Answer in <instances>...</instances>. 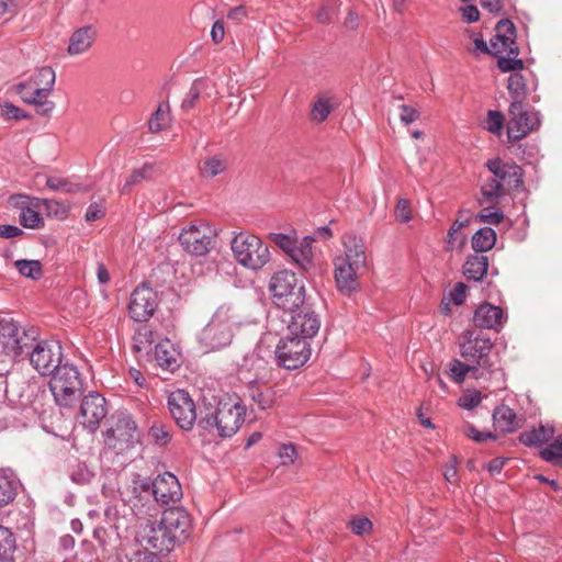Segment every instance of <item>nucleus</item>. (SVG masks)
I'll return each mask as SVG.
<instances>
[{"label": "nucleus", "instance_id": "50", "mask_svg": "<svg viewBox=\"0 0 562 562\" xmlns=\"http://www.w3.org/2000/svg\"><path fill=\"white\" fill-rule=\"evenodd\" d=\"M293 262H295L302 270L310 271V269L313 266V258L307 255V252H304V250H301L297 247V243L294 245L290 254L288 255Z\"/></svg>", "mask_w": 562, "mask_h": 562}, {"label": "nucleus", "instance_id": "59", "mask_svg": "<svg viewBox=\"0 0 562 562\" xmlns=\"http://www.w3.org/2000/svg\"><path fill=\"white\" fill-rule=\"evenodd\" d=\"M503 123H504V116L501 112L493 111V110H490L487 112L486 124H487V130L490 132L498 133L503 127Z\"/></svg>", "mask_w": 562, "mask_h": 562}, {"label": "nucleus", "instance_id": "26", "mask_svg": "<svg viewBox=\"0 0 562 562\" xmlns=\"http://www.w3.org/2000/svg\"><path fill=\"white\" fill-rule=\"evenodd\" d=\"M488 270V258L484 255H471L463 263L462 271L468 280L481 281Z\"/></svg>", "mask_w": 562, "mask_h": 562}, {"label": "nucleus", "instance_id": "4", "mask_svg": "<svg viewBox=\"0 0 562 562\" xmlns=\"http://www.w3.org/2000/svg\"><path fill=\"white\" fill-rule=\"evenodd\" d=\"M269 289L273 304L286 313L296 312L305 304V285L291 271L276 272L270 280Z\"/></svg>", "mask_w": 562, "mask_h": 562}, {"label": "nucleus", "instance_id": "38", "mask_svg": "<svg viewBox=\"0 0 562 562\" xmlns=\"http://www.w3.org/2000/svg\"><path fill=\"white\" fill-rule=\"evenodd\" d=\"M481 193L484 201L493 204L498 203L499 199L507 194L501 187L495 175H492V177L482 184Z\"/></svg>", "mask_w": 562, "mask_h": 562}, {"label": "nucleus", "instance_id": "44", "mask_svg": "<svg viewBox=\"0 0 562 562\" xmlns=\"http://www.w3.org/2000/svg\"><path fill=\"white\" fill-rule=\"evenodd\" d=\"M206 88V80L200 78L195 79L182 100L181 108L183 110L193 109L196 104V101L201 98L203 90Z\"/></svg>", "mask_w": 562, "mask_h": 562}, {"label": "nucleus", "instance_id": "49", "mask_svg": "<svg viewBox=\"0 0 562 562\" xmlns=\"http://www.w3.org/2000/svg\"><path fill=\"white\" fill-rule=\"evenodd\" d=\"M134 349L136 351H140L146 348V346H150L155 342L154 333L149 326H142L135 334L134 338Z\"/></svg>", "mask_w": 562, "mask_h": 562}, {"label": "nucleus", "instance_id": "60", "mask_svg": "<svg viewBox=\"0 0 562 562\" xmlns=\"http://www.w3.org/2000/svg\"><path fill=\"white\" fill-rule=\"evenodd\" d=\"M464 434L476 442H483L487 439L495 440L496 436L492 432H482L477 430L473 425L467 424L464 427Z\"/></svg>", "mask_w": 562, "mask_h": 562}, {"label": "nucleus", "instance_id": "37", "mask_svg": "<svg viewBox=\"0 0 562 562\" xmlns=\"http://www.w3.org/2000/svg\"><path fill=\"white\" fill-rule=\"evenodd\" d=\"M19 482L11 475L0 473V507L13 502Z\"/></svg>", "mask_w": 562, "mask_h": 562}, {"label": "nucleus", "instance_id": "29", "mask_svg": "<svg viewBox=\"0 0 562 562\" xmlns=\"http://www.w3.org/2000/svg\"><path fill=\"white\" fill-rule=\"evenodd\" d=\"M516 413L506 405L497 406L493 412V420L502 432H513L517 428Z\"/></svg>", "mask_w": 562, "mask_h": 562}, {"label": "nucleus", "instance_id": "56", "mask_svg": "<svg viewBox=\"0 0 562 562\" xmlns=\"http://www.w3.org/2000/svg\"><path fill=\"white\" fill-rule=\"evenodd\" d=\"M497 38L506 37L507 40L516 38V27L509 20H501L495 27Z\"/></svg>", "mask_w": 562, "mask_h": 562}, {"label": "nucleus", "instance_id": "2", "mask_svg": "<svg viewBox=\"0 0 562 562\" xmlns=\"http://www.w3.org/2000/svg\"><path fill=\"white\" fill-rule=\"evenodd\" d=\"M246 406L237 402H220L217 406L204 404L200 408L198 426L207 431L216 430L222 438L235 435L245 422Z\"/></svg>", "mask_w": 562, "mask_h": 562}, {"label": "nucleus", "instance_id": "10", "mask_svg": "<svg viewBox=\"0 0 562 562\" xmlns=\"http://www.w3.org/2000/svg\"><path fill=\"white\" fill-rule=\"evenodd\" d=\"M508 117L507 136L513 142L522 139L541 123L537 111L526 109L524 103L518 101H512Z\"/></svg>", "mask_w": 562, "mask_h": 562}, {"label": "nucleus", "instance_id": "25", "mask_svg": "<svg viewBox=\"0 0 562 562\" xmlns=\"http://www.w3.org/2000/svg\"><path fill=\"white\" fill-rule=\"evenodd\" d=\"M97 37V30L87 25L78 29L69 38L68 53L70 55H79L87 52Z\"/></svg>", "mask_w": 562, "mask_h": 562}, {"label": "nucleus", "instance_id": "43", "mask_svg": "<svg viewBox=\"0 0 562 562\" xmlns=\"http://www.w3.org/2000/svg\"><path fill=\"white\" fill-rule=\"evenodd\" d=\"M491 54L501 55L508 54L518 56L519 48L516 45L515 38L507 40L506 37L497 38V34L491 40Z\"/></svg>", "mask_w": 562, "mask_h": 562}, {"label": "nucleus", "instance_id": "3", "mask_svg": "<svg viewBox=\"0 0 562 562\" xmlns=\"http://www.w3.org/2000/svg\"><path fill=\"white\" fill-rule=\"evenodd\" d=\"M237 319L231 306L222 305L198 335V342L205 352L217 351L231 345Z\"/></svg>", "mask_w": 562, "mask_h": 562}, {"label": "nucleus", "instance_id": "18", "mask_svg": "<svg viewBox=\"0 0 562 562\" xmlns=\"http://www.w3.org/2000/svg\"><path fill=\"white\" fill-rule=\"evenodd\" d=\"M108 414L105 398L95 392L86 395L80 405V424L90 432H94Z\"/></svg>", "mask_w": 562, "mask_h": 562}, {"label": "nucleus", "instance_id": "41", "mask_svg": "<svg viewBox=\"0 0 562 562\" xmlns=\"http://www.w3.org/2000/svg\"><path fill=\"white\" fill-rule=\"evenodd\" d=\"M148 436L156 446L165 447L172 438L171 427L161 422H155L148 430Z\"/></svg>", "mask_w": 562, "mask_h": 562}, {"label": "nucleus", "instance_id": "1", "mask_svg": "<svg viewBox=\"0 0 562 562\" xmlns=\"http://www.w3.org/2000/svg\"><path fill=\"white\" fill-rule=\"evenodd\" d=\"M342 245L344 254L334 258V278L337 289L350 295L359 290V278L367 269L366 244L362 238L348 234Z\"/></svg>", "mask_w": 562, "mask_h": 562}, {"label": "nucleus", "instance_id": "9", "mask_svg": "<svg viewBox=\"0 0 562 562\" xmlns=\"http://www.w3.org/2000/svg\"><path fill=\"white\" fill-rule=\"evenodd\" d=\"M311 355V342L289 333L279 340L276 348L278 364L286 370H295L304 366Z\"/></svg>", "mask_w": 562, "mask_h": 562}, {"label": "nucleus", "instance_id": "58", "mask_svg": "<svg viewBox=\"0 0 562 562\" xmlns=\"http://www.w3.org/2000/svg\"><path fill=\"white\" fill-rule=\"evenodd\" d=\"M279 458L282 461V464L288 465L294 463L296 459V449L292 443H283L279 447Z\"/></svg>", "mask_w": 562, "mask_h": 562}, {"label": "nucleus", "instance_id": "55", "mask_svg": "<svg viewBox=\"0 0 562 562\" xmlns=\"http://www.w3.org/2000/svg\"><path fill=\"white\" fill-rule=\"evenodd\" d=\"M270 239L277 246H279L286 255L290 254L294 245L297 243L296 239H294L293 237L281 233L270 234Z\"/></svg>", "mask_w": 562, "mask_h": 562}, {"label": "nucleus", "instance_id": "47", "mask_svg": "<svg viewBox=\"0 0 562 562\" xmlns=\"http://www.w3.org/2000/svg\"><path fill=\"white\" fill-rule=\"evenodd\" d=\"M333 109L334 105L330 99L322 97L313 104L311 120L316 123H322L328 117Z\"/></svg>", "mask_w": 562, "mask_h": 562}, {"label": "nucleus", "instance_id": "23", "mask_svg": "<svg viewBox=\"0 0 562 562\" xmlns=\"http://www.w3.org/2000/svg\"><path fill=\"white\" fill-rule=\"evenodd\" d=\"M44 89H23L22 91H16L20 94L23 102L27 104H32L35 106L36 113L40 115H49L55 108V103L48 100L52 91H43Z\"/></svg>", "mask_w": 562, "mask_h": 562}, {"label": "nucleus", "instance_id": "52", "mask_svg": "<svg viewBox=\"0 0 562 562\" xmlns=\"http://www.w3.org/2000/svg\"><path fill=\"white\" fill-rule=\"evenodd\" d=\"M503 218L504 213L501 210L496 209L495 206L482 209L476 216L477 222L494 225L499 224L503 221Z\"/></svg>", "mask_w": 562, "mask_h": 562}, {"label": "nucleus", "instance_id": "5", "mask_svg": "<svg viewBox=\"0 0 562 562\" xmlns=\"http://www.w3.org/2000/svg\"><path fill=\"white\" fill-rule=\"evenodd\" d=\"M493 349V342L485 334H476L467 330L462 335L460 342V353L469 362L475 363L480 371H486L494 378L503 380L504 373L501 369L494 368V362L490 358Z\"/></svg>", "mask_w": 562, "mask_h": 562}, {"label": "nucleus", "instance_id": "6", "mask_svg": "<svg viewBox=\"0 0 562 562\" xmlns=\"http://www.w3.org/2000/svg\"><path fill=\"white\" fill-rule=\"evenodd\" d=\"M231 246L235 259L245 268L259 270L269 261L268 246L255 235L239 233L233 238Z\"/></svg>", "mask_w": 562, "mask_h": 562}, {"label": "nucleus", "instance_id": "53", "mask_svg": "<svg viewBox=\"0 0 562 562\" xmlns=\"http://www.w3.org/2000/svg\"><path fill=\"white\" fill-rule=\"evenodd\" d=\"M1 108V114L7 120H22V119H29L30 115L25 113L22 109L14 105L11 102H3L0 104Z\"/></svg>", "mask_w": 562, "mask_h": 562}, {"label": "nucleus", "instance_id": "54", "mask_svg": "<svg viewBox=\"0 0 562 562\" xmlns=\"http://www.w3.org/2000/svg\"><path fill=\"white\" fill-rule=\"evenodd\" d=\"M482 402V395L480 391H469L459 398V405L468 411L473 409Z\"/></svg>", "mask_w": 562, "mask_h": 562}, {"label": "nucleus", "instance_id": "35", "mask_svg": "<svg viewBox=\"0 0 562 562\" xmlns=\"http://www.w3.org/2000/svg\"><path fill=\"white\" fill-rule=\"evenodd\" d=\"M153 173L154 166L151 164H145L143 167L134 169L123 183L121 192L124 194L130 193L135 186L139 184L143 181L150 180Z\"/></svg>", "mask_w": 562, "mask_h": 562}, {"label": "nucleus", "instance_id": "48", "mask_svg": "<svg viewBox=\"0 0 562 562\" xmlns=\"http://www.w3.org/2000/svg\"><path fill=\"white\" fill-rule=\"evenodd\" d=\"M497 56V67L503 72H518L524 68L522 59L517 58L515 55L504 56V54Z\"/></svg>", "mask_w": 562, "mask_h": 562}, {"label": "nucleus", "instance_id": "21", "mask_svg": "<svg viewBox=\"0 0 562 562\" xmlns=\"http://www.w3.org/2000/svg\"><path fill=\"white\" fill-rule=\"evenodd\" d=\"M151 492L156 502L165 505L176 503L182 497L181 485L176 475L170 472L159 474L151 482Z\"/></svg>", "mask_w": 562, "mask_h": 562}, {"label": "nucleus", "instance_id": "24", "mask_svg": "<svg viewBox=\"0 0 562 562\" xmlns=\"http://www.w3.org/2000/svg\"><path fill=\"white\" fill-rule=\"evenodd\" d=\"M55 71L50 67H42L34 71V74L25 81L15 86L16 91L23 89L34 90L36 88L44 89L43 91H53L55 85Z\"/></svg>", "mask_w": 562, "mask_h": 562}, {"label": "nucleus", "instance_id": "36", "mask_svg": "<svg viewBox=\"0 0 562 562\" xmlns=\"http://www.w3.org/2000/svg\"><path fill=\"white\" fill-rule=\"evenodd\" d=\"M16 543L13 532L0 525V562H13Z\"/></svg>", "mask_w": 562, "mask_h": 562}, {"label": "nucleus", "instance_id": "30", "mask_svg": "<svg viewBox=\"0 0 562 562\" xmlns=\"http://www.w3.org/2000/svg\"><path fill=\"white\" fill-rule=\"evenodd\" d=\"M9 204L14 207L19 209L21 212L24 211V209H29L31 206L40 207L44 206L46 210L50 211L53 205H58V202L47 200V199H40V198H32L26 194L16 193L12 194L8 199Z\"/></svg>", "mask_w": 562, "mask_h": 562}, {"label": "nucleus", "instance_id": "19", "mask_svg": "<svg viewBox=\"0 0 562 562\" xmlns=\"http://www.w3.org/2000/svg\"><path fill=\"white\" fill-rule=\"evenodd\" d=\"M492 175H495L497 181L506 193L522 186V169L514 162H505L501 159H492L486 164Z\"/></svg>", "mask_w": 562, "mask_h": 562}, {"label": "nucleus", "instance_id": "45", "mask_svg": "<svg viewBox=\"0 0 562 562\" xmlns=\"http://www.w3.org/2000/svg\"><path fill=\"white\" fill-rule=\"evenodd\" d=\"M46 186L53 191H64L67 193H77L86 190L81 184L70 182L69 180L59 177H48Z\"/></svg>", "mask_w": 562, "mask_h": 562}, {"label": "nucleus", "instance_id": "17", "mask_svg": "<svg viewBox=\"0 0 562 562\" xmlns=\"http://www.w3.org/2000/svg\"><path fill=\"white\" fill-rule=\"evenodd\" d=\"M157 305L156 292L151 286L143 283L131 294L128 313L135 322H146L153 316Z\"/></svg>", "mask_w": 562, "mask_h": 562}, {"label": "nucleus", "instance_id": "61", "mask_svg": "<svg viewBox=\"0 0 562 562\" xmlns=\"http://www.w3.org/2000/svg\"><path fill=\"white\" fill-rule=\"evenodd\" d=\"M395 217L402 223H407L412 218L409 203L405 199L398 200L395 207Z\"/></svg>", "mask_w": 562, "mask_h": 562}, {"label": "nucleus", "instance_id": "34", "mask_svg": "<svg viewBox=\"0 0 562 562\" xmlns=\"http://www.w3.org/2000/svg\"><path fill=\"white\" fill-rule=\"evenodd\" d=\"M496 243V233L491 227L480 228L472 236V248L476 252H485L494 247Z\"/></svg>", "mask_w": 562, "mask_h": 562}, {"label": "nucleus", "instance_id": "15", "mask_svg": "<svg viewBox=\"0 0 562 562\" xmlns=\"http://www.w3.org/2000/svg\"><path fill=\"white\" fill-rule=\"evenodd\" d=\"M29 336L12 318H0V352L19 357L27 346Z\"/></svg>", "mask_w": 562, "mask_h": 562}, {"label": "nucleus", "instance_id": "42", "mask_svg": "<svg viewBox=\"0 0 562 562\" xmlns=\"http://www.w3.org/2000/svg\"><path fill=\"white\" fill-rule=\"evenodd\" d=\"M507 88L513 101L522 102L527 94V82L520 72H514L509 76Z\"/></svg>", "mask_w": 562, "mask_h": 562}, {"label": "nucleus", "instance_id": "62", "mask_svg": "<svg viewBox=\"0 0 562 562\" xmlns=\"http://www.w3.org/2000/svg\"><path fill=\"white\" fill-rule=\"evenodd\" d=\"M467 218L464 221L457 220L453 222L447 235L449 244L454 245L457 241H459V244L463 243L464 238H459L458 234L467 225Z\"/></svg>", "mask_w": 562, "mask_h": 562}, {"label": "nucleus", "instance_id": "46", "mask_svg": "<svg viewBox=\"0 0 562 562\" xmlns=\"http://www.w3.org/2000/svg\"><path fill=\"white\" fill-rule=\"evenodd\" d=\"M540 457L554 465L562 464V437L553 440L548 447L540 451Z\"/></svg>", "mask_w": 562, "mask_h": 562}, {"label": "nucleus", "instance_id": "20", "mask_svg": "<svg viewBox=\"0 0 562 562\" xmlns=\"http://www.w3.org/2000/svg\"><path fill=\"white\" fill-rule=\"evenodd\" d=\"M161 521L177 544L183 542L189 537L191 519L184 508H167L162 513Z\"/></svg>", "mask_w": 562, "mask_h": 562}, {"label": "nucleus", "instance_id": "51", "mask_svg": "<svg viewBox=\"0 0 562 562\" xmlns=\"http://www.w3.org/2000/svg\"><path fill=\"white\" fill-rule=\"evenodd\" d=\"M20 223L26 228H38L43 223L41 215L34 210V206L24 209L20 212Z\"/></svg>", "mask_w": 562, "mask_h": 562}, {"label": "nucleus", "instance_id": "63", "mask_svg": "<svg viewBox=\"0 0 562 562\" xmlns=\"http://www.w3.org/2000/svg\"><path fill=\"white\" fill-rule=\"evenodd\" d=\"M468 286L462 282H458L454 285L453 290L450 292V299L454 305H461L465 301Z\"/></svg>", "mask_w": 562, "mask_h": 562}, {"label": "nucleus", "instance_id": "16", "mask_svg": "<svg viewBox=\"0 0 562 562\" xmlns=\"http://www.w3.org/2000/svg\"><path fill=\"white\" fill-rule=\"evenodd\" d=\"M288 322V333L310 341L321 328V318L318 314L304 304L296 312H290Z\"/></svg>", "mask_w": 562, "mask_h": 562}, {"label": "nucleus", "instance_id": "8", "mask_svg": "<svg viewBox=\"0 0 562 562\" xmlns=\"http://www.w3.org/2000/svg\"><path fill=\"white\" fill-rule=\"evenodd\" d=\"M217 229L204 222L184 227L179 236L183 249L193 256H205L215 247Z\"/></svg>", "mask_w": 562, "mask_h": 562}, {"label": "nucleus", "instance_id": "27", "mask_svg": "<svg viewBox=\"0 0 562 562\" xmlns=\"http://www.w3.org/2000/svg\"><path fill=\"white\" fill-rule=\"evenodd\" d=\"M554 436V429L549 425H541L539 428L524 431L519 435V441L527 446H540L551 440Z\"/></svg>", "mask_w": 562, "mask_h": 562}, {"label": "nucleus", "instance_id": "13", "mask_svg": "<svg viewBox=\"0 0 562 562\" xmlns=\"http://www.w3.org/2000/svg\"><path fill=\"white\" fill-rule=\"evenodd\" d=\"M63 348L58 341H38L30 353V362L41 375H50L61 366Z\"/></svg>", "mask_w": 562, "mask_h": 562}, {"label": "nucleus", "instance_id": "57", "mask_svg": "<svg viewBox=\"0 0 562 562\" xmlns=\"http://www.w3.org/2000/svg\"><path fill=\"white\" fill-rule=\"evenodd\" d=\"M350 528L356 535L364 536L372 530V522L367 517H356L350 521Z\"/></svg>", "mask_w": 562, "mask_h": 562}, {"label": "nucleus", "instance_id": "32", "mask_svg": "<svg viewBox=\"0 0 562 562\" xmlns=\"http://www.w3.org/2000/svg\"><path fill=\"white\" fill-rule=\"evenodd\" d=\"M228 162L225 157L215 155L205 158L199 166L200 175L203 178H214L226 171Z\"/></svg>", "mask_w": 562, "mask_h": 562}, {"label": "nucleus", "instance_id": "40", "mask_svg": "<svg viewBox=\"0 0 562 562\" xmlns=\"http://www.w3.org/2000/svg\"><path fill=\"white\" fill-rule=\"evenodd\" d=\"M19 273L32 280H38L43 276V266L40 260L19 259L14 261Z\"/></svg>", "mask_w": 562, "mask_h": 562}, {"label": "nucleus", "instance_id": "11", "mask_svg": "<svg viewBox=\"0 0 562 562\" xmlns=\"http://www.w3.org/2000/svg\"><path fill=\"white\" fill-rule=\"evenodd\" d=\"M115 418V425L104 432V441L110 448L124 450L138 441V427L127 412H119Z\"/></svg>", "mask_w": 562, "mask_h": 562}, {"label": "nucleus", "instance_id": "7", "mask_svg": "<svg viewBox=\"0 0 562 562\" xmlns=\"http://www.w3.org/2000/svg\"><path fill=\"white\" fill-rule=\"evenodd\" d=\"M49 389L58 405H70L80 396L82 390L78 369L69 363L61 364L52 373Z\"/></svg>", "mask_w": 562, "mask_h": 562}, {"label": "nucleus", "instance_id": "31", "mask_svg": "<svg viewBox=\"0 0 562 562\" xmlns=\"http://www.w3.org/2000/svg\"><path fill=\"white\" fill-rule=\"evenodd\" d=\"M171 123L170 106L168 102H162L151 114L148 121V128L151 133H159L169 127Z\"/></svg>", "mask_w": 562, "mask_h": 562}, {"label": "nucleus", "instance_id": "64", "mask_svg": "<svg viewBox=\"0 0 562 562\" xmlns=\"http://www.w3.org/2000/svg\"><path fill=\"white\" fill-rule=\"evenodd\" d=\"M400 109V119L404 124H411L419 119V112L416 109L408 106L406 104L401 105Z\"/></svg>", "mask_w": 562, "mask_h": 562}, {"label": "nucleus", "instance_id": "12", "mask_svg": "<svg viewBox=\"0 0 562 562\" xmlns=\"http://www.w3.org/2000/svg\"><path fill=\"white\" fill-rule=\"evenodd\" d=\"M167 404L171 417L182 430H191L193 425L199 422L200 412H196L193 400L184 390L171 392Z\"/></svg>", "mask_w": 562, "mask_h": 562}, {"label": "nucleus", "instance_id": "14", "mask_svg": "<svg viewBox=\"0 0 562 562\" xmlns=\"http://www.w3.org/2000/svg\"><path fill=\"white\" fill-rule=\"evenodd\" d=\"M135 539L146 551H148V549H155L158 552L168 553L177 546L161 520L158 524L150 520L142 524L136 532Z\"/></svg>", "mask_w": 562, "mask_h": 562}, {"label": "nucleus", "instance_id": "33", "mask_svg": "<svg viewBox=\"0 0 562 562\" xmlns=\"http://www.w3.org/2000/svg\"><path fill=\"white\" fill-rule=\"evenodd\" d=\"M249 396L260 409L271 408L276 403V393L271 387L258 386L256 384L248 387Z\"/></svg>", "mask_w": 562, "mask_h": 562}, {"label": "nucleus", "instance_id": "39", "mask_svg": "<svg viewBox=\"0 0 562 562\" xmlns=\"http://www.w3.org/2000/svg\"><path fill=\"white\" fill-rule=\"evenodd\" d=\"M451 378L457 382L461 383L464 381L467 374H471L473 378L479 379L483 375V372L479 370V367L473 364H467L460 360H453L450 363Z\"/></svg>", "mask_w": 562, "mask_h": 562}, {"label": "nucleus", "instance_id": "28", "mask_svg": "<svg viewBox=\"0 0 562 562\" xmlns=\"http://www.w3.org/2000/svg\"><path fill=\"white\" fill-rule=\"evenodd\" d=\"M155 360L157 364L166 370L175 371L178 367L176 350L169 340L158 342L155 347Z\"/></svg>", "mask_w": 562, "mask_h": 562}, {"label": "nucleus", "instance_id": "22", "mask_svg": "<svg viewBox=\"0 0 562 562\" xmlns=\"http://www.w3.org/2000/svg\"><path fill=\"white\" fill-rule=\"evenodd\" d=\"M506 314L499 306L481 304L474 312L473 323L476 327L498 330L506 322Z\"/></svg>", "mask_w": 562, "mask_h": 562}]
</instances>
